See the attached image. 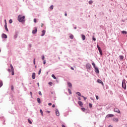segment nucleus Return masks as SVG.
I'll return each mask as SVG.
<instances>
[{
    "label": "nucleus",
    "instance_id": "obj_1",
    "mask_svg": "<svg viewBox=\"0 0 127 127\" xmlns=\"http://www.w3.org/2000/svg\"><path fill=\"white\" fill-rule=\"evenodd\" d=\"M24 18H25V17L24 16H22L21 15H19L18 17V21L20 22H22V21H24Z\"/></svg>",
    "mask_w": 127,
    "mask_h": 127
},
{
    "label": "nucleus",
    "instance_id": "obj_2",
    "mask_svg": "<svg viewBox=\"0 0 127 127\" xmlns=\"http://www.w3.org/2000/svg\"><path fill=\"white\" fill-rule=\"evenodd\" d=\"M122 88L125 90L127 89V85L126 84V81H125V80H123L122 82Z\"/></svg>",
    "mask_w": 127,
    "mask_h": 127
},
{
    "label": "nucleus",
    "instance_id": "obj_3",
    "mask_svg": "<svg viewBox=\"0 0 127 127\" xmlns=\"http://www.w3.org/2000/svg\"><path fill=\"white\" fill-rule=\"evenodd\" d=\"M10 67L11 70V75H14V68H13L12 64H10Z\"/></svg>",
    "mask_w": 127,
    "mask_h": 127
},
{
    "label": "nucleus",
    "instance_id": "obj_4",
    "mask_svg": "<svg viewBox=\"0 0 127 127\" xmlns=\"http://www.w3.org/2000/svg\"><path fill=\"white\" fill-rule=\"evenodd\" d=\"M97 47L99 51V53H100V55H103V53L102 52V50L101 49V48L100 47V46H99V45H97Z\"/></svg>",
    "mask_w": 127,
    "mask_h": 127
},
{
    "label": "nucleus",
    "instance_id": "obj_5",
    "mask_svg": "<svg viewBox=\"0 0 127 127\" xmlns=\"http://www.w3.org/2000/svg\"><path fill=\"white\" fill-rule=\"evenodd\" d=\"M114 112H115V113H118V114H121V111L118 108H115L114 109Z\"/></svg>",
    "mask_w": 127,
    "mask_h": 127
},
{
    "label": "nucleus",
    "instance_id": "obj_6",
    "mask_svg": "<svg viewBox=\"0 0 127 127\" xmlns=\"http://www.w3.org/2000/svg\"><path fill=\"white\" fill-rule=\"evenodd\" d=\"M95 69V72H96L97 74H99V73H100V71H99V69L98 68V67H94Z\"/></svg>",
    "mask_w": 127,
    "mask_h": 127
},
{
    "label": "nucleus",
    "instance_id": "obj_7",
    "mask_svg": "<svg viewBox=\"0 0 127 127\" xmlns=\"http://www.w3.org/2000/svg\"><path fill=\"white\" fill-rule=\"evenodd\" d=\"M37 33V27H35V30H33L32 31V33L33 34H35V33Z\"/></svg>",
    "mask_w": 127,
    "mask_h": 127
},
{
    "label": "nucleus",
    "instance_id": "obj_8",
    "mask_svg": "<svg viewBox=\"0 0 127 127\" xmlns=\"http://www.w3.org/2000/svg\"><path fill=\"white\" fill-rule=\"evenodd\" d=\"M86 67L87 68V69H89L90 70V69H91V65L89 64H87L86 65Z\"/></svg>",
    "mask_w": 127,
    "mask_h": 127
},
{
    "label": "nucleus",
    "instance_id": "obj_9",
    "mask_svg": "<svg viewBox=\"0 0 127 127\" xmlns=\"http://www.w3.org/2000/svg\"><path fill=\"white\" fill-rule=\"evenodd\" d=\"M98 83H99V84H102L103 86H104V83L103 82V81L102 80H101V79H98L97 80Z\"/></svg>",
    "mask_w": 127,
    "mask_h": 127
},
{
    "label": "nucleus",
    "instance_id": "obj_10",
    "mask_svg": "<svg viewBox=\"0 0 127 127\" xmlns=\"http://www.w3.org/2000/svg\"><path fill=\"white\" fill-rule=\"evenodd\" d=\"M56 115L58 117H59V116H60V114L59 113V111H58V110H56Z\"/></svg>",
    "mask_w": 127,
    "mask_h": 127
},
{
    "label": "nucleus",
    "instance_id": "obj_11",
    "mask_svg": "<svg viewBox=\"0 0 127 127\" xmlns=\"http://www.w3.org/2000/svg\"><path fill=\"white\" fill-rule=\"evenodd\" d=\"M78 104L80 107H83V103L82 101H78Z\"/></svg>",
    "mask_w": 127,
    "mask_h": 127
},
{
    "label": "nucleus",
    "instance_id": "obj_12",
    "mask_svg": "<svg viewBox=\"0 0 127 127\" xmlns=\"http://www.w3.org/2000/svg\"><path fill=\"white\" fill-rule=\"evenodd\" d=\"M45 32H46L45 31V30H43L42 31V34L41 35V36H44V35H45Z\"/></svg>",
    "mask_w": 127,
    "mask_h": 127
},
{
    "label": "nucleus",
    "instance_id": "obj_13",
    "mask_svg": "<svg viewBox=\"0 0 127 127\" xmlns=\"http://www.w3.org/2000/svg\"><path fill=\"white\" fill-rule=\"evenodd\" d=\"M32 78L33 79H35V72L32 73Z\"/></svg>",
    "mask_w": 127,
    "mask_h": 127
},
{
    "label": "nucleus",
    "instance_id": "obj_14",
    "mask_svg": "<svg viewBox=\"0 0 127 127\" xmlns=\"http://www.w3.org/2000/svg\"><path fill=\"white\" fill-rule=\"evenodd\" d=\"M106 117L107 118H112V117H114V115H113V114H109Z\"/></svg>",
    "mask_w": 127,
    "mask_h": 127
},
{
    "label": "nucleus",
    "instance_id": "obj_15",
    "mask_svg": "<svg viewBox=\"0 0 127 127\" xmlns=\"http://www.w3.org/2000/svg\"><path fill=\"white\" fill-rule=\"evenodd\" d=\"M2 38H7V36H6V35L3 34L2 35Z\"/></svg>",
    "mask_w": 127,
    "mask_h": 127
},
{
    "label": "nucleus",
    "instance_id": "obj_16",
    "mask_svg": "<svg viewBox=\"0 0 127 127\" xmlns=\"http://www.w3.org/2000/svg\"><path fill=\"white\" fill-rule=\"evenodd\" d=\"M37 101L38 104H41V101H40V98H38L37 99Z\"/></svg>",
    "mask_w": 127,
    "mask_h": 127
},
{
    "label": "nucleus",
    "instance_id": "obj_17",
    "mask_svg": "<svg viewBox=\"0 0 127 127\" xmlns=\"http://www.w3.org/2000/svg\"><path fill=\"white\" fill-rule=\"evenodd\" d=\"M4 27H5V30H6L7 31H8V29H7V24H5Z\"/></svg>",
    "mask_w": 127,
    "mask_h": 127
},
{
    "label": "nucleus",
    "instance_id": "obj_18",
    "mask_svg": "<svg viewBox=\"0 0 127 127\" xmlns=\"http://www.w3.org/2000/svg\"><path fill=\"white\" fill-rule=\"evenodd\" d=\"M82 40H85L86 37L84 35H81Z\"/></svg>",
    "mask_w": 127,
    "mask_h": 127
},
{
    "label": "nucleus",
    "instance_id": "obj_19",
    "mask_svg": "<svg viewBox=\"0 0 127 127\" xmlns=\"http://www.w3.org/2000/svg\"><path fill=\"white\" fill-rule=\"evenodd\" d=\"M122 33L123 34H127V32L126 31H122Z\"/></svg>",
    "mask_w": 127,
    "mask_h": 127
},
{
    "label": "nucleus",
    "instance_id": "obj_20",
    "mask_svg": "<svg viewBox=\"0 0 127 127\" xmlns=\"http://www.w3.org/2000/svg\"><path fill=\"white\" fill-rule=\"evenodd\" d=\"M113 121L114 122H119V120L118 119V118H114Z\"/></svg>",
    "mask_w": 127,
    "mask_h": 127
},
{
    "label": "nucleus",
    "instance_id": "obj_21",
    "mask_svg": "<svg viewBox=\"0 0 127 127\" xmlns=\"http://www.w3.org/2000/svg\"><path fill=\"white\" fill-rule=\"evenodd\" d=\"M67 85H68V87H72V83H71L70 82H68Z\"/></svg>",
    "mask_w": 127,
    "mask_h": 127
},
{
    "label": "nucleus",
    "instance_id": "obj_22",
    "mask_svg": "<svg viewBox=\"0 0 127 127\" xmlns=\"http://www.w3.org/2000/svg\"><path fill=\"white\" fill-rule=\"evenodd\" d=\"M18 35L17 34V33H16L15 35L14 36V38L15 39L17 38Z\"/></svg>",
    "mask_w": 127,
    "mask_h": 127
},
{
    "label": "nucleus",
    "instance_id": "obj_23",
    "mask_svg": "<svg viewBox=\"0 0 127 127\" xmlns=\"http://www.w3.org/2000/svg\"><path fill=\"white\" fill-rule=\"evenodd\" d=\"M76 94L78 95V96H80V97H82V96L81 95V93L79 92H76Z\"/></svg>",
    "mask_w": 127,
    "mask_h": 127
},
{
    "label": "nucleus",
    "instance_id": "obj_24",
    "mask_svg": "<svg viewBox=\"0 0 127 127\" xmlns=\"http://www.w3.org/2000/svg\"><path fill=\"white\" fill-rule=\"evenodd\" d=\"M40 112L42 116H43V111H42V110L40 109Z\"/></svg>",
    "mask_w": 127,
    "mask_h": 127
},
{
    "label": "nucleus",
    "instance_id": "obj_25",
    "mask_svg": "<svg viewBox=\"0 0 127 127\" xmlns=\"http://www.w3.org/2000/svg\"><path fill=\"white\" fill-rule=\"evenodd\" d=\"M69 37H70V39H73V38H74V36L71 35L69 36Z\"/></svg>",
    "mask_w": 127,
    "mask_h": 127
},
{
    "label": "nucleus",
    "instance_id": "obj_26",
    "mask_svg": "<svg viewBox=\"0 0 127 127\" xmlns=\"http://www.w3.org/2000/svg\"><path fill=\"white\" fill-rule=\"evenodd\" d=\"M92 65H93L94 68H96V67H97V66H96V64H95V63H92Z\"/></svg>",
    "mask_w": 127,
    "mask_h": 127
},
{
    "label": "nucleus",
    "instance_id": "obj_27",
    "mask_svg": "<svg viewBox=\"0 0 127 127\" xmlns=\"http://www.w3.org/2000/svg\"><path fill=\"white\" fill-rule=\"evenodd\" d=\"M81 110L83 112H85V111H86V109H85L84 108H81Z\"/></svg>",
    "mask_w": 127,
    "mask_h": 127
},
{
    "label": "nucleus",
    "instance_id": "obj_28",
    "mask_svg": "<svg viewBox=\"0 0 127 127\" xmlns=\"http://www.w3.org/2000/svg\"><path fill=\"white\" fill-rule=\"evenodd\" d=\"M53 7H54V6H53V5H52L50 7V9H53Z\"/></svg>",
    "mask_w": 127,
    "mask_h": 127
},
{
    "label": "nucleus",
    "instance_id": "obj_29",
    "mask_svg": "<svg viewBox=\"0 0 127 127\" xmlns=\"http://www.w3.org/2000/svg\"><path fill=\"white\" fill-rule=\"evenodd\" d=\"M40 74H41V68L40 69L39 72H38L39 75H40Z\"/></svg>",
    "mask_w": 127,
    "mask_h": 127
},
{
    "label": "nucleus",
    "instance_id": "obj_30",
    "mask_svg": "<svg viewBox=\"0 0 127 127\" xmlns=\"http://www.w3.org/2000/svg\"><path fill=\"white\" fill-rule=\"evenodd\" d=\"M52 77L54 78V79H56V77H55V75L54 74H52Z\"/></svg>",
    "mask_w": 127,
    "mask_h": 127
},
{
    "label": "nucleus",
    "instance_id": "obj_31",
    "mask_svg": "<svg viewBox=\"0 0 127 127\" xmlns=\"http://www.w3.org/2000/svg\"><path fill=\"white\" fill-rule=\"evenodd\" d=\"M120 59H121L122 60H123V59H124V57L123 56H120Z\"/></svg>",
    "mask_w": 127,
    "mask_h": 127
},
{
    "label": "nucleus",
    "instance_id": "obj_32",
    "mask_svg": "<svg viewBox=\"0 0 127 127\" xmlns=\"http://www.w3.org/2000/svg\"><path fill=\"white\" fill-rule=\"evenodd\" d=\"M28 123L30 124V125H31V124H32V122H31V121H30V120L28 119Z\"/></svg>",
    "mask_w": 127,
    "mask_h": 127
},
{
    "label": "nucleus",
    "instance_id": "obj_33",
    "mask_svg": "<svg viewBox=\"0 0 127 127\" xmlns=\"http://www.w3.org/2000/svg\"><path fill=\"white\" fill-rule=\"evenodd\" d=\"M89 4H92V3H93V1H92V0L89 1Z\"/></svg>",
    "mask_w": 127,
    "mask_h": 127
},
{
    "label": "nucleus",
    "instance_id": "obj_34",
    "mask_svg": "<svg viewBox=\"0 0 127 127\" xmlns=\"http://www.w3.org/2000/svg\"><path fill=\"white\" fill-rule=\"evenodd\" d=\"M42 60H44V59H45V57H44V56H42Z\"/></svg>",
    "mask_w": 127,
    "mask_h": 127
},
{
    "label": "nucleus",
    "instance_id": "obj_35",
    "mask_svg": "<svg viewBox=\"0 0 127 127\" xmlns=\"http://www.w3.org/2000/svg\"><path fill=\"white\" fill-rule=\"evenodd\" d=\"M2 86V82L0 81V87H1Z\"/></svg>",
    "mask_w": 127,
    "mask_h": 127
},
{
    "label": "nucleus",
    "instance_id": "obj_36",
    "mask_svg": "<svg viewBox=\"0 0 127 127\" xmlns=\"http://www.w3.org/2000/svg\"><path fill=\"white\" fill-rule=\"evenodd\" d=\"M81 97H82V98H83L84 101H86V100L87 99V98H86V97H85L83 96H82Z\"/></svg>",
    "mask_w": 127,
    "mask_h": 127
},
{
    "label": "nucleus",
    "instance_id": "obj_37",
    "mask_svg": "<svg viewBox=\"0 0 127 127\" xmlns=\"http://www.w3.org/2000/svg\"><path fill=\"white\" fill-rule=\"evenodd\" d=\"M43 64H44V65H45V64H46V60H44V61H43Z\"/></svg>",
    "mask_w": 127,
    "mask_h": 127
},
{
    "label": "nucleus",
    "instance_id": "obj_38",
    "mask_svg": "<svg viewBox=\"0 0 127 127\" xmlns=\"http://www.w3.org/2000/svg\"><path fill=\"white\" fill-rule=\"evenodd\" d=\"M92 107H93V105H92V104L89 103V107L92 108Z\"/></svg>",
    "mask_w": 127,
    "mask_h": 127
},
{
    "label": "nucleus",
    "instance_id": "obj_39",
    "mask_svg": "<svg viewBox=\"0 0 127 127\" xmlns=\"http://www.w3.org/2000/svg\"><path fill=\"white\" fill-rule=\"evenodd\" d=\"M9 23H12V19H10L9 21Z\"/></svg>",
    "mask_w": 127,
    "mask_h": 127
},
{
    "label": "nucleus",
    "instance_id": "obj_40",
    "mask_svg": "<svg viewBox=\"0 0 127 127\" xmlns=\"http://www.w3.org/2000/svg\"><path fill=\"white\" fill-rule=\"evenodd\" d=\"M49 85H50V86H52V82H49Z\"/></svg>",
    "mask_w": 127,
    "mask_h": 127
},
{
    "label": "nucleus",
    "instance_id": "obj_41",
    "mask_svg": "<svg viewBox=\"0 0 127 127\" xmlns=\"http://www.w3.org/2000/svg\"><path fill=\"white\" fill-rule=\"evenodd\" d=\"M68 92H69L70 94H72V91H71L70 89H68Z\"/></svg>",
    "mask_w": 127,
    "mask_h": 127
},
{
    "label": "nucleus",
    "instance_id": "obj_42",
    "mask_svg": "<svg viewBox=\"0 0 127 127\" xmlns=\"http://www.w3.org/2000/svg\"><path fill=\"white\" fill-rule=\"evenodd\" d=\"M11 90H12V91H13V86L12 85L11 86Z\"/></svg>",
    "mask_w": 127,
    "mask_h": 127
},
{
    "label": "nucleus",
    "instance_id": "obj_43",
    "mask_svg": "<svg viewBox=\"0 0 127 127\" xmlns=\"http://www.w3.org/2000/svg\"><path fill=\"white\" fill-rule=\"evenodd\" d=\"M39 95H40V96L42 95V93H41V91H39Z\"/></svg>",
    "mask_w": 127,
    "mask_h": 127
},
{
    "label": "nucleus",
    "instance_id": "obj_44",
    "mask_svg": "<svg viewBox=\"0 0 127 127\" xmlns=\"http://www.w3.org/2000/svg\"><path fill=\"white\" fill-rule=\"evenodd\" d=\"M34 22H35V23L37 22V20L36 18L34 19Z\"/></svg>",
    "mask_w": 127,
    "mask_h": 127
},
{
    "label": "nucleus",
    "instance_id": "obj_45",
    "mask_svg": "<svg viewBox=\"0 0 127 127\" xmlns=\"http://www.w3.org/2000/svg\"><path fill=\"white\" fill-rule=\"evenodd\" d=\"M44 25V24L43 23L41 24V27H43Z\"/></svg>",
    "mask_w": 127,
    "mask_h": 127
},
{
    "label": "nucleus",
    "instance_id": "obj_46",
    "mask_svg": "<svg viewBox=\"0 0 127 127\" xmlns=\"http://www.w3.org/2000/svg\"><path fill=\"white\" fill-rule=\"evenodd\" d=\"M96 100H99V96H96Z\"/></svg>",
    "mask_w": 127,
    "mask_h": 127
},
{
    "label": "nucleus",
    "instance_id": "obj_47",
    "mask_svg": "<svg viewBox=\"0 0 127 127\" xmlns=\"http://www.w3.org/2000/svg\"><path fill=\"white\" fill-rule=\"evenodd\" d=\"M30 94L31 95V97H32V92H30Z\"/></svg>",
    "mask_w": 127,
    "mask_h": 127
},
{
    "label": "nucleus",
    "instance_id": "obj_48",
    "mask_svg": "<svg viewBox=\"0 0 127 127\" xmlns=\"http://www.w3.org/2000/svg\"><path fill=\"white\" fill-rule=\"evenodd\" d=\"M8 71L9 73H10V72H11V70L9 69H8Z\"/></svg>",
    "mask_w": 127,
    "mask_h": 127
},
{
    "label": "nucleus",
    "instance_id": "obj_49",
    "mask_svg": "<svg viewBox=\"0 0 127 127\" xmlns=\"http://www.w3.org/2000/svg\"><path fill=\"white\" fill-rule=\"evenodd\" d=\"M48 105L49 106H52V103H49Z\"/></svg>",
    "mask_w": 127,
    "mask_h": 127
},
{
    "label": "nucleus",
    "instance_id": "obj_50",
    "mask_svg": "<svg viewBox=\"0 0 127 127\" xmlns=\"http://www.w3.org/2000/svg\"><path fill=\"white\" fill-rule=\"evenodd\" d=\"M52 108H55V105L53 104V105H52Z\"/></svg>",
    "mask_w": 127,
    "mask_h": 127
},
{
    "label": "nucleus",
    "instance_id": "obj_51",
    "mask_svg": "<svg viewBox=\"0 0 127 127\" xmlns=\"http://www.w3.org/2000/svg\"><path fill=\"white\" fill-rule=\"evenodd\" d=\"M93 40H94V41H96V38H93Z\"/></svg>",
    "mask_w": 127,
    "mask_h": 127
},
{
    "label": "nucleus",
    "instance_id": "obj_52",
    "mask_svg": "<svg viewBox=\"0 0 127 127\" xmlns=\"http://www.w3.org/2000/svg\"><path fill=\"white\" fill-rule=\"evenodd\" d=\"M34 65H35V59H34Z\"/></svg>",
    "mask_w": 127,
    "mask_h": 127
},
{
    "label": "nucleus",
    "instance_id": "obj_53",
    "mask_svg": "<svg viewBox=\"0 0 127 127\" xmlns=\"http://www.w3.org/2000/svg\"><path fill=\"white\" fill-rule=\"evenodd\" d=\"M5 24H6V20H4Z\"/></svg>",
    "mask_w": 127,
    "mask_h": 127
},
{
    "label": "nucleus",
    "instance_id": "obj_54",
    "mask_svg": "<svg viewBox=\"0 0 127 127\" xmlns=\"http://www.w3.org/2000/svg\"><path fill=\"white\" fill-rule=\"evenodd\" d=\"M78 100H79V101H81V98L78 97Z\"/></svg>",
    "mask_w": 127,
    "mask_h": 127
},
{
    "label": "nucleus",
    "instance_id": "obj_55",
    "mask_svg": "<svg viewBox=\"0 0 127 127\" xmlns=\"http://www.w3.org/2000/svg\"><path fill=\"white\" fill-rule=\"evenodd\" d=\"M64 15H65V16H67V13H65L64 14Z\"/></svg>",
    "mask_w": 127,
    "mask_h": 127
},
{
    "label": "nucleus",
    "instance_id": "obj_56",
    "mask_svg": "<svg viewBox=\"0 0 127 127\" xmlns=\"http://www.w3.org/2000/svg\"><path fill=\"white\" fill-rule=\"evenodd\" d=\"M70 69H71V70H74V68H73V67H71Z\"/></svg>",
    "mask_w": 127,
    "mask_h": 127
},
{
    "label": "nucleus",
    "instance_id": "obj_57",
    "mask_svg": "<svg viewBox=\"0 0 127 127\" xmlns=\"http://www.w3.org/2000/svg\"><path fill=\"white\" fill-rule=\"evenodd\" d=\"M62 127H65V126H64V125H63L62 126Z\"/></svg>",
    "mask_w": 127,
    "mask_h": 127
},
{
    "label": "nucleus",
    "instance_id": "obj_58",
    "mask_svg": "<svg viewBox=\"0 0 127 127\" xmlns=\"http://www.w3.org/2000/svg\"><path fill=\"white\" fill-rule=\"evenodd\" d=\"M109 127H113V126H112L111 125H109Z\"/></svg>",
    "mask_w": 127,
    "mask_h": 127
},
{
    "label": "nucleus",
    "instance_id": "obj_59",
    "mask_svg": "<svg viewBox=\"0 0 127 127\" xmlns=\"http://www.w3.org/2000/svg\"><path fill=\"white\" fill-rule=\"evenodd\" d=\"M37 84H38V87H39V83H38Z\"/></svg>",
    "mask_w": 127,
    "mask_h": 127
}]
</instances>
